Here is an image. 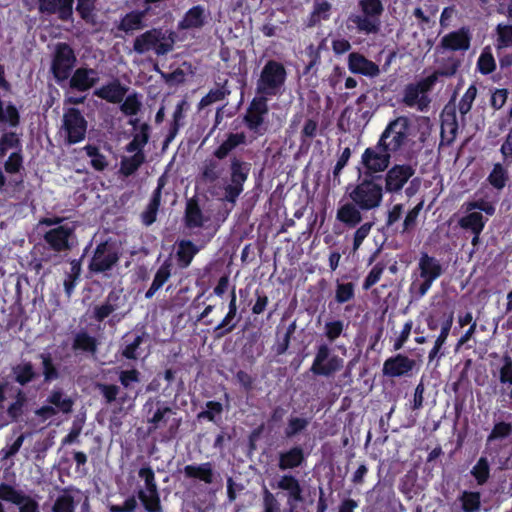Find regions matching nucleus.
I'll return each mask as SVG.
<instances>
[{
  "mask_svg": "<svg viewBox=\"0 0 512 512\" xmlns=\"http://www.w3.org/2000/svg\"><path fill=\"white\" fill-rule=\"evenodd\" d=\"M175 39L174 31L152 28L134 39L133 50L140 55L151 50L158 56L166 55L173 50Z\"/></svg>",
  "mask_w": 512,
  "mask_h": 512,
  "instance_id": "1",
  "label": "nucleus"
},
{
  "mask_svg": "<svg viewBox=\"0 0 512 512\" xmlns=\"http://www.w3.org/2000/svg\"><path fill=\"white\" fill-rule=\"evenodd\" d=\"M361 14H351L348 22L355 25L359 33L377 34L381 28V16L384 6L381 0H358Z\"/></svg>",
  "mask_w": 512,
  "mask_h": 512,
  "instance_id": "2",
  "label": "nucleus"
},
{
  "mask_svg": "<svg viewBox=\"0 0 512 512\" xmlns=\"http://www.w3.org/2000/svg\"><path fill=\"white\" fill-rule=\"evenodd\" d=\"M287 79L285 66L277 61L268 60L259 75L256 83V92L258 95L268 97L280 94Z\"/></svg>",
  "mask_w": 512,
  "mask_h": 512,
  "instance_id": "3",
  "label": "nucleus"
},
{
  "mask_svg": "<svg viewBox=\"0 0 512 512\" xmlns=\"http://www.w3.org/2000/svg\"><path fill=\"white\" fill-rule=\"evenodd\" d=\"M376 179L379 177H365L348 192L350 200L362 211L378 208L383 200V187Z\"/></svg>",
  "mask_w": 512,
  "mask_h": 512,
  "instance_id": "4",
  "label": "nucleus"
},
{
  "mask_svg": "<svg viewBox=\"0 0 512 512\" xmlns=\"http://www.w3.org/2000/svg\"><path fill=\"white\" fill-rule=\"evenodd\" d=\"M410 121L406 116L391 120L381 133L377 143L392 156L402 150L409 139Z\"/></svg>",
  "mask_w": 512,
  "mask_h": 512,
  "instance_id": "5",
  "label": "nucleus"
},
{
  "mask_svg": "<svg viewBox=\"0 0 512 512\" xmlns=\"http://www.w3.org/2000/svg\"><path fill=\"white\" fill-rule=\"evenodd\" d=\"M214 232L200 231L188 232L186 235L194 236L196 243L189 239H179L176 241L175 259L179 269H187L194 257L203 249L214 237Z\"/></svg>",
  "mask_w": 512,
  "mask_h": 512,
  "instance_id": "6",
  "label": "nucleus"
},
{
  "mask_svg": "<svg viewBox=\"0 0 512 512\" xmlns=\"http://www.w3.org/2000/svg\"><path fill=\"white\" fill-rule=\"evenodd\" d=\"M76 64L77 57L71 45L66 42L56 43L50 65V71L56 83L61 85L68 80Z\"/></svg>",
  "mask_w": 512,
  "mask_h": 512,
  "instance_id": "7",
  "label": "nucleus"
},
{
  "mask_svg": "<svg viewBox=\"0 0 512 512\" xmlns=\"http://www.w3.org/2000/svg\"><path fill=\"white\" fill-rule=\"evenodd\" d=\"M268 113V98L261 95L255 96L243 115V124L255 136H263L268 131V121L266 120Z\"/></svg>",
  "mask_w": 512,
  "mask_h": 512,
  "instance_id": "8",
  "label": "nucleus"
},
{
  "mask_svg": "<svg viewBox=\"0 0 512 512\" xmlns=\"http://www.w3.org/2000/svg\"><path fill=\"white\" fill-rule=\"evenodd\" d=\"M251 163L240 157L232 156L229 160L230 182L224 187L225 200L235 203L244 190V184L248 180Z\"/></svg>",
  "mask_w": 512,
  "mask_h": 512,
  "instance_id": "9",
  "label": "nucleus"
},
{
  "mask_svg": "<svg viewBox=\"0 0 512 512\" xmlns=\"http://www.w3.org/2000/svg\"><path fill=\"white\" fill-rule=\"evenodd\" d=\"M118 247L109 241L100 242L93 251L88 270L93 274L111 271L120 260Z\"/></svg>",
  "mask_w": 512,
  "mask_h": 512,
  "instance_id": "10",
  "label": "nucleus"
},
{
  "mask_svg": "<svg viewBox=\"0 0 512 512\" xmlns=\"http://www.w3.org/2000/svg\"><path fill=\"white\" fill-rule=\"evenodd\" d=\"M392 157L389 152L379 147L378 143L367 147L362 153L360 160L364 176L382 178V176L377 174L383 173L389 168Z\"/></svg>",
  "mask_w": 512,
  "mask_h": 512,
  "instance_id": "11",
  "label": "nucleus"
},
{
  "mask_svg": "<svg viewBox=\"0 0 512 512\" xmlns=\"http://www.w3.org/2000/svg\"><path fill=\"white\" fill-rule=\"evenodd\" d=\"M137 499H139L146 512H163L159 491H144L143 488H139L136 495L127 497L122 505H110L109 511L134 512L138 506Z\"/></svg>",
  "mask_w": 512,
  "mask_h": 512,
  "instance_id": "12",
  "label": "nucleus"
},
{
  "mask_svg": "<svg viewBox=\"0 0 512 512\" xmlns=\"http://www.w3.org/2000/svg\"><path fill=\"white\" fill-rule=\"evenodd\" d=\"M88 122L82 112L75 107L65 110L62 118V130L65 132V144L74 145L86 138Z\"/></svg>",
  "mask_w": 512,
  "mask_h": 512,
  "instance_id": "13",
  "label": "nucleus"
},
{
  "mask_svg": "<svg viewBox=\"0 0 512 512\" xmlns=\"http://www.w3.org/2000/svg\"><path fill=\"white\" fill-rule=\"evenodd\" d=\"M343 366V358L332 354L331 348L322 343L317 347L310 371L317 376L330 377L339 372Z\"/></svg>",
  "mask_w": 512,
  "mask_h": 512,
  "instance_id": "14",
  "label": "nucleus"
},
{
  "mask_svg": "<svg viewBox=\"0 0 512 512\" xmlns=\"http://www.w3.org/2000/svg\"><path fill=\"white\" fill-rule=\"evenodd\" d=\"M420 277L423 280L418 287V296L423 297L431 288L433 282L443 273L442 265L435 257L422 252L418 262Z\"/></svg>",
  "mask_w": 512,
  "mask_h": 512,
  "instance_id": "15",
  "label": "nucleus"
},
{
  "mask_svg": "<svg viewBox=\"0 0 512 512\" xmlns=\"http://www.w3.org/2000/svg\"><path fill=\"white\" fill-rule=\"evenodd\" d=\"M149 341V334L141 329L127 332L123 335L120 344V353L123 358L127 360H138L146 356L148 352L145 351L143 345Z\"/></svg>",
  "mask_w": 512,
  "mask_h": 512,
  "instance_id": "16",
  "label": "nucleus"
},
{
  "mask_svg": "<svg viewBox=\"0 0 512 512\" xmlns=\"http://www.w3.org/2000/svg\"><path fill=\"white\" fill-rule=\"evenodd\" d=\"M75 237V225L64 224L49 229L43 234V241L55 253H62L73 248L72 238Z\"/></svg>",
  "mask_w": 512,
  "mask_h": 512,
  "instance_id": "17",
  "label": "nucleus"
},
{
  "mask_svg": "<svg viewBox=\"0 0 512 512\" xmlns=\"http://www.w3.org/2000/svg\"><path fill=\"white\" fill-rule=\"evenodd\" d=\"M384 176L383 191L390 194L399 193L416 170L411 164H395L388 168Z\"/></svg>",
  "mask_w": 512,
  "mask_h": 512,
  "instance_id": "18",
  "label": "nucleus"
},
{
  "mask_svg": "<svg viewBox=\"0 0 512 512\" xmlns=\"http://www.w3.org/2000/svg\"><path fill=\"white\" fill-rule=\"evenodd\" d=\"M416 366V361L405 354L398 353L387 358L383 363L384 376L399 378L408 376Z\"/></svg>",
  "mask_w": 512,
  "mask_h": 512,
  "instance_id": "19",
  "label": "nucleus"
},
{
  "mask_svg": "<svg viewBox=\"0 0 512 512\" xmlns=\"http://www.w3.org/2000/svg\"><path fill=\"white\" fill-rule=\"evenodd\" d=\"M99 82L98 71L94 68L81 66L73 70L69 77V87L72 90L86 92Z\"/></svg>",
  "mask_w": 512,
  "mask_h": 512,
  "instance_id": "20",
  "label": "nucleus"
},
{
  "mask_svg": "<svg viewBox=\"0 0 512 512\" xmlns=\"http://www.w3.org/2000/svg\"><path fill=\"white\" fill-rule=\"evenodd\" d=\"M209 218L203 214L199 199L193 196L187 199L185 204L183 225L189 232H196L195 229L204 228V224Z\"/></svg>",
  "mask_w": 512,
  "mask_h": 512,
  "instance_id": "21",
  "label": "nucleus"
},
{
  "mask_svg": "<svg viewBox=\"0 0 512 512\" xmlns=\"http://www.w3.org/2000/svg\"><path fill=\"white\" fill-rule=\"evenodd\" d=\"M273 487L287 492V505L289 507L295 506L304 500L300 481L290 473L281 475Z\"/></svg>",
  "mask_w": 512,
  "mask_h": 512,
  "instance_id": "22",
  "label": "nucleus"
},
{
  "mask_svg": "<svg viewBox=\"0 0 512 512\" xmlns=\"http://www.w3.org/2000/svg\"><path fill=\"white\" fill-rule=\"evenodd\" d=\"M307 459V454L301 445H293L278 453L277 467L280 471H288L301 467Z\"/></svg>",
  "mask_w": 512,
  "mask_h": 512,
  "instance_id": "23",
  "label": "nucleus"
},
{
  "mask_svg": "<svg viewBox=\"0 0 512 512\" xmlns=\"http://www.w3.org/2000/svg\"><path fill=\"white\" fill-rule=\"evenodd\" d=\"M472 35L466 26L449 32L441 39V46L450 51H467L471 46Z\"/></svg>",
  "mask_w": 512,
  "mask_h": 512,
  "instance_id": "24",
  "label": "nucleus"
},
{
  "mask_svg": "<svg viewBox=\"0 0 512 512\" xmlns=\"http://www.w3.org/2000/svg\"><path fill=\"white\" fill-rule=\"evenodd\" d=\"M151 16L152 15L149 13V7L135 8V10L126 13L120 19L117 28L119 31H122L126 34L133 33L137 30H142L147 26L145 23L146 18Z\"/></svg>",
  "mask_w": 512,
  "mask_h": 512,
  "instance_id": "25",
  "label": "nucleus"
},
{
  "mask_svg": "<svg viewBox=\"0 0 512 512\" xmlns=\"http://www.w3.org/2000/svg\"><path fill=\"white\" fill-rule=\"evenodd\" d=\"M129 88L122 84L118 78L96 88L93 95L112 104H119L125 98Z\"/></svg>",
  "mask_w": 512,
  "mask_h": 512,
  "instance_id": "26",
  "label": "nucleus"
},
{
  "mask_svg": "<svg viewBox=\"0 0 512 512\" xmlns=\"http://www.w3.org/2000/svg\"><path fill=\"white\" fill-rule=\"evenodd\" d=\"M348 69L353 74L374 78L380 74L379 66L359 52H351L348 56Z\"/></svg>",
  "mask_w": 512,
  "mask_h": 512,
  "instance_id": "27",
  "label": "nucleus"
},
{
  "mask_svg": "<svg viewBox=\"0 0 512 512\" xmlns=\"http://www.w3.org/2000/svg\"><path fill=\"white\" fill-rule=\"evenodd\" d=\"M511 435L512 423L505 421L495 422L486 439L485 453H488L492 457L497 455L499 447L496 446L495 442L505 440Z\"/></svg>",
  "mask_w": 512,
  "mask_h": 512,
  "instance_id": "28",
  "label": "nucleus"
},
{
  "mask_svg": "<svg viewBox=\"0 0 512 512\" xmlns=\"http://www.w3.org/2000/svg\"><path fill=\"white\" fill-rule=\"evenodd\" d=\"M237 298L235 293V288H233L231 295H230V301L228 304V312L222 319V321L214 328V337L216 339H220L224 337L226 334H229L232 332L236 325L237 321L233 322L237 315Z\"/></svg>",
  "mask_w": 512,
  "mask_h": 512,
  "instance_id": "29",
  "label": "nucleus"
},
{
  "mask_svg": "<svg viewBox=\"0 0 512 512\" xmlns=\"http://www.w3.org/2000/svg\"><path fill=\"white\" fill-rule=\"evenodd\" d=\"M247 143V136L244 132H229L222 143L213 151V156L218 160L227 158L232 151Z\"/></svg>",
  "mask_w": 512,
  "mask_h": 512,
  "instance_id": "30",
  "label": "nucleus"
},
{
  "mask_svg": "<svg viewBox=\"0 0 512 512\" xmlns=\"http://www.w3.org/2000/svg\"><path fill=\"white\" fill-rule=\"evenodd\" d=\"M207 20L205 8L202 5H195L188 9L178 23L180 30L200 29Z\"/></svg>",
  "mask_w": 512,
  "mask_h": 512,
  "instance_id": "31",
  "label": "nucleus"
},
{
  "mask_svg": "<svg viewBox=\"0 0 512 512\" xmlns=\"http://www.w3.org/2000/svg\"><path fill=\"white\" fill-rule=\"evenodd\" d=\"M336 219L347 228H355L362 221L361 209L355 203L347 202L338 207Z\"/></svg>",
  "mask_w": 512,
  "mask_h": 512,
  "instance_id": "32",
  "label": "nucleus"
},
{
  "mask_svg": "<svg viewBox=\"0 0 512 512\" xmlns=\"http://www.w3.org/2000/svg\"><path fill=\"white\" fill-rule=\"evenodd\" d=\"M442 133L448 132L447 144H451L457 137L459 125L456 115V106L450 101L448 102L441 114Z\"/></svg>",
  "mask_w": 512,
  "mask_h": 512,
  "instance_id": "33",
  "label": "nucleus"
},
{
  "mask_svg": "<svg viewBox=\"0 0 512 512\" xmlns=\"http://www.w3.org/2000/svg\"><path fill=\"white\" fill-rule=\"evenodd\" d=\"M12 380L19 386L24 387L38 377V373L31 361H25L11 367Z\"/></svg>",
  "mask_w": 512,
  "mask_h": 512,
  "instance_id": "34",
  "label": "nucleus"
},
{
  "mask_svg": "<svg viewBox=\"0 0 512 512\" xmlns=\"http://www.w3.org/2000/svg\"><path fill=\"white\" fill-rule=\"evenodd\" d=\"M172 270V262L171 260L165 259L163 263L160 265L158 270L156 271L153 281L149 287V289L145 293L146 299H151L158 290H160L163 285L168 281L171 277Z\"/></svg>",
  "mask_w": 512,
  "mask_h": 512,
  "instance_id": "35",
  "label": "nucleus"
},
{
  "mask_svg": "<svg viewBox=\"0 0 512 512\" xmlns=\"http://www.w3.org/2000/svg\"><path fill=\"white\" fill-rule=\"evenodd\" d=\"M184 475L187 478L200 480L205 484H212L214 481V471L210 462L186 465Z\"/></svg>",
  "mask_w": 512,
  "mask_h": 512,
  "instance_id": "36",
  "label": "nucleus"
},
{
  "mask_svg": "<svg viewBox=\"0 0 512 512\" xmlns=\"http://www.w3.org/2000/svg\"><path fill=\"white\" fill-rule=\"evenodd\" d=\"M97 388L106 404H112L118 400L119 404L124 405L129 400L134 401L138 396V393H135L134 397H130L128 393H124L118 397L120 387L116 384L98 383Z\"/></svg>",
  "mask_w": 512,
  "mask_h": 512,
  "instance_id": "37",
  "label": "nucleus"
},
{
  "mask_svg": "<svg viewBox=\"0 0 512 512\" xmlns=\"http://www.w3.org/2000/svg\"><path fill=\"white\" fill-rule=\"evenodd\" d=\"M402 102L407 107L417 106L418 110L424 111L430 102L427 95H421L414 83H409L403 91Z\"/></svg>",
  "mask_w": 512,
  "mask_h": 512,
  "instance_id": "38",
  "label": "nucleus"
},
{
  "mask_svg": "<svg viewBox=\"0 0 512 512\" xmlns=\"http://www.w3.org/2000/svg\"><path fill=\"white\" fill-rule=\"evenodd\" d=\"M508 167L509 166L499 162L493 164L492 170L486 178V181L493 189L502 191L506 187L509 181Z\"/></svg>",
  "mask_w": 512,
  "mask_h": 512,
  "instance_id": "39",
  "label": "nucleus"
},
{
  "mask_svg": "<svg viewBox=\"0 0 512 512\" xmlns=\"http://www.w3.org/2000/svg\"><path fill=\"white\" fill-rule=\"evenodd\" d=\"M33 264L36 270H40L44 264L57 263L55 260L58 258L59 253H55L49 245L44 243H37L33 247Z\"/></svg>",
  "mask_w": 512,
  "mask_h": 512,
  "instance_id": "40",
  "label": "nucleus"
},
{
  "mask_svg": "<svg viewBox=\"0 0 512 512\" xmlns=\"http://www.w3.org/2000/svg\"><path fill=\"white\" fill-rule=\"evenodd\" d=\"M231 93L228 87V80L225 79L223 82H216V87L210 89L209 92L203 96L199 102V108H205L212 105L213 103L223 101Z\"/></svg>",
  "mask_w": 512,
  "mask_h": 512,
  "instance_id": "41",
  "label": "nucleus"
},
{
  "mask_svg": "<svg viewBox=\"0 0 512 512\" xmlns=\"http://www.w3.org/2000/svg\"><path fill=\"white\" fill-rule=\"evenodd\" d=\"M97 339L89 335L86 331H80L75 334L72 342L73 351L87 352L94 354L97 351Z\"/></svg>",
  "mask_w": 512,
  "mask_h": 512,
  "instance_id": "42",
  "label": "nucleus"
},
{
  "mask_svg": "<svg viewBox=\"0 0 512 512\" xmlns=\"http://www.w3.org/2000/svg\"><path fill=\"white\" fill-rule=\"evenodd\" d=\"M487 219L481 214V212H470L467 215L461 217L458 221L459 226L471 233L478 232L482 233Z\"/></svg>",
  "mask_w": 512,
  "mask_h": 512,
  "instance_id": "43",
  "label": "nucleus"
},
{
  "mask_svg": "<svg viewBox=\"0 0 512 512\" xmlns=\"http://www.w3.org/2000/svg\"><path fill=\"white\" fill-rule=\"evenodd\" d=\"M470 474L475 479L477 485H485L488 482L491 474L488 458L486 456H481L470 470Z\"/></svg>",
  "mask_w": 512,
  "mask_h": 512,
  "instance_id": "44",
  "label": "nucleus"
},
{
  "mask_svg": "<svg viewBox=\"0 0 512 512\" xmlns=\"http://www.w3.org/2000/svg\"><path fill=\"white\" fill-rule=\"evenodd\" d=\"M47 402L62 413H70L74 404L71 398L65 396L61 388L53 389L47 398Z\"/></svg>",
  "mask_w": 512,
  "mask_h": 512,
  "instance_id": "45",
  "label": "nucleus"
},
{
  "mask_svg": "<svg viewBox=\"0 0 512 512\" xmlns=\"http://www.w3.org/2000/svg\"><path fill=\"white\" fill-rule=\"evenodd\" d=\"M149 125L143 123L140 132L133 136V139L126 145L125 150L128 153H144L143 148L149 141Z\"/></svg>",
  "mask_w": 512,
  "mask_h": 512,
  "instance_id": "46",
  "label": "nucleus"
},
{
  "mask_svg": "<svg viewBox=\"0 0 512 512\" xmlns=\"http://www.w3.org/2000/svg\"><path fill=\"white\" fill-rule=\"evenodd\" d=\"M458 500L463 512H479L481 508V494L478 491L464 490Z\"/></svg>",
  "mask_w": 512,
  "mask_h": 512,
  "instance_id": "47",
  "label": "nucleus"
},
{
  "mask_svg": "<svg viewBox=\"0 0 512 512\" xmlns=\"http://www.w3.org/2000/svg\"><path fill=\"white\" fill-rule=\"evenodd\" d=\"M309 419L299 416H290L287 425L284 428V436L286 439H293L300 435L309 426Z\"/></svg>",
  "mask_w": 512,
  "mask_h": 512,
  "instance_id": "48",
  "label": "nucleus"
},
{
  "mask_svg": "<svg viewBox=\"0 0 512 512\" xmlns=\"http://www.w3.org/2000/svg\"><path fill=\"white\" fill-rule=\"evenodd\" d=\"M27 396L21 388L15 389L14 401L7 407V416L12 421H17L23 414V408L26 404Z\"/></svg>",
  "mask_w": 512,
  "mask_h": 512,
  "instance_id": "49",
  "label": "nucleus"
},
{
  "mask_svg": "<svg viewBox=\"0 0 512 512\" xmlns=\"http://www.w3.org/2000/svg\"><path fill=\"white\" fill-rule=\"evenodd\" d=\"M145 159L144 153H134L130 157H123L120 162V173L125 177L133 175L145 162Z\"/></svg>",
  "mask_w": 512,
  "mask_h": 512,
  "instance_id": "50",
  "label": "nucleus"
},
{
  "mask_svg": "<svg viewBox=\"0 0 512 512\" xmlns=\"http://www.w3.org/2000/svg\"><path fill=\"white\" fill-rule=\"evenodd\" d=\"M161 198L158 193H152L148 205L141 213V220L145 226L152 225L157 219V213L161 205Z\"/></svg>",
  "mask_w": 512,
  "mask_h": 512,
  "instance_id": "51",
  "label": "nucleus"
},
{
  "mask_svg": "<svg viewBox=\"0 0 512 512\" xmlns=\"http://www.w3.org/2000/svg\"><path fill=\"white\" fill-rule=\"evenodd\" d=\"M86 155L91 158V167L99 172L104 171L108 167V161L104 154H102L96 145L87 144L83 147Z\"/></svg>",
  "mask_w": 512,
  "mask_h": 512,
  "instance_id": "52",
  "label": "nucleus"
},
{
  "mask_svg": "<svg viewBox=\"0 0 512 512\" xmlns=\"http://www.w3.org/2000/svg\"><path fill=\"white\" fill-rule=\"evenodd\" d=\"M476 67L482 75H489L495 71L496 61L489 46L483 48L478 57Z\"/></svg>",
  "mask_w": 512,
  "mask_h": 512,
  "instance_id": "53",
  "label": "nucleus"
},
{
  "mask_svg": "<svg viewBox=\"0 0 512 512\" xmlns=\"http://www.w3.org/2000/svg\"><path fill=\"white\" fill-rule=\"evenodd\" d=\"M331 9L332 5L326 0L316 2L310 14L308 25L315 26L322 20H328L330 18Z\"/></svg>",
  "mask_w": 512,
  "mask_h": 512,
  "instance_id": "54",
  "label": "nucleus"
},
{
  "mask_svg": "<svg viewBox=\"0 0 512 512\" xmlns=\"http://www.w3.org/2000/svg\"><path fill=\"white\" fill-rule=\"evenodd\" d=\"M142 108V102L140 100L139 94L137 92H133L123 99L120 105V110L125 116H136Z\"/></svg>",
  "mask_w": 512,
  "mask_h": 512,
  "instance_id": "55",
  "label": "nucleus"
},
{
  "mask_svg": "<svg viewBox=\"0 0 512 512\" xmlns=\"http://www.w3.org/2000/svg\"><path fill=\"white\" fill-rule=\"evenodd\" d=\"M96 3L97 0H77L76 12L86 23L93 24L95 22Z\"/></svg>",
  "mask_w": 512,
  "mask_h": 512,
  "instance_id": "56",
  "label": "nucleus"
},
{
  "mask_svg": "<svg viewBox=\"0 0 512 512\" xmlns=\"http://www.w3.org/2000/svg\"><path fill=\"white\" fill-rule=\"evenodd\" d=\"M318 130V120L316 118L306 119L300 132L301 146H310L312 139L317 136Z\"/></svg>",
  "mask_w": 512,
  "mask_h": 512,
  "instance_id": "57",
  "label": "nucleus"
},
{
  "mask_svg": "<svg viewBox=\"0 0 512 512\" xmlns=\"http://www.w3.org/2000/svg\"><path fill=\"white\" fill-rule=\"evenodd\" d=\"M157 406L158 407L153 415L147 419L148 424L152 425L149 428V431H153L159 428L161 425H166L168 421L166 416L172 413V409L160 401L157 402Z\"/></svg>",
  "mask_w": 512,
  "mask_h": 512,
  "instance_id": "58",
  "label": "nucleus"
},
{
  "mask_svg": "<svg viewBox=\"0 0 512 512\" xmlns=\"http://www.w3.org/2000/svg\"><path fill=\"white\" fill-rule=\"evenodd\" d=\"M42 360V370L44 382L50 383L60 377L58 368L53 363V359L50 353H41L39 355Z\"/></svg>",
  "mask_w": 512,
  "mask_h": 512,
  "instance_id": "59",
  "label": "nucleus"
},
{
  "mask_svg": "<svg viewBox=\"0 0 512 512\" xmlns=\"http://www.w3.org/2000/svg\"><path fill=\"white\" fill-rule=\"evenodd\" d=\"M24 493L7 483H0V500L20 505L24 500Z\"/></svg>",
  "mask_w": 512,
  "mask_h": 512,
  "instance_id": "60",
  "label": "nucleus"
},
{
  "mask_svg": "<svg viewBox=\"0 0 512 512\" xmlns=\"http://www.w3.org/2000/svg\"><path fill=\"white\" fill-rule=\"evenodd\" d=\"M21 148V140L15 132H5L0 137V158L4 157L9 149Z\"/></svg>",
  "mask_w": 512,
  "mask_h": 512,
  "instance_id": "61",
  "label": "nucleus"
},
{
  "mask_svg": "<svg viewBox=\"0 0 512 512\" xmlns=\"http://www.w3.org/2000/svg\"><path fill=\"white\" fill-rule=\"evenodd\" d=\"M355 284L353 282L340 283L337 282L335 290V301L338 304H344L354 299Z\"/></svg>",
  "mask_w": 512,
  "mask_h": 512,
  "instance_id": "62",
  "label": "nucleus"
},
{
  "mask_svg": "<svg viewBox=\"0 0 512 512\" xmlns=\"http://www.w3.org/2000/svg\"><path fill=\"white\" fill-rule=\"evenodd\" d=\"M477 95V88L474 84H471L463 96L461 97L459 103H458V110L464 119L466 114H468L472 108L473 102Z\"/></svg>",
  "mask_w": 512,
  "mask_h": 512,
  "instance_id": "63",
  "label": "nucleus"
},
{
  "mask_svg": "<svg viewBox=\"0 0 512 512\" xmlns=\"http://www.w3.org/2000/svg\"><path fill=\"white\" fill-rule=\"evenodd\" d=\"M118 380L124 389L130 391L133 389L134 383H139L141 381V373L136 368L121 370Z\"/></svg>",
  "mask_w": 512,
  "mask_h": 512,
  "instance_id": "64",
  "label": "nucleus"
}]
</instances>
